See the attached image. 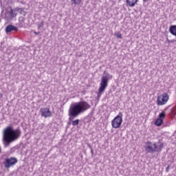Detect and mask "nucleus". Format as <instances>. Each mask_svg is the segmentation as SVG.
Segmentation results:
<instances>
[{
    "mask_svg": "<svg viewBox=\"0 0 176 176\" xmlns=\"http://www.w3.org/2000/svg\"><path fill=\"white\" fill-rule=\"evenodd\" d=\"M21 137V130L20 129H13L12 126L6 127L3 133V144L4 148H8L12 142L17 141V139Z\"/></svg>",
    "mask_w": 176,
    "mask_h": 176,
    "instance_id": "obj_1",
    "label": "nucleus"
},
{
    "mask_svg": "<svg viewBox=\"0 0 176 176\" xmlns=\"http://www.w3.org/2000/svg\"><path fill=\"white\" fill-rule=\"evenodd\" d=\"M79 120H75L74 121H72V126H78V124H79Z\"/></svg>",
    "mask_w": 176,
    "mask_h": 176,
    "instance_id": "obj_16",
    "label": "nucleus"
},
{
    "mask_svg": "<svg viewBox=\"0 0 176 176\" xmlns=\"http://www.w3.org/2000/svg\"><path fill=\"white\" fill-rule=\"evenodd\" d=\"M74 5H80L82 3V0H72Z\"/></svg>",
    "mask_w": 176,
    "mask_h": 176,
    "instance_id": "obj_15",
    "label": "nucleus"
},
{
    "mask_svg": "<svg viewBox=\"0 0 176 176\" xmlns=\"http://www.w3.org/2000/svg\"><path fill=\"white\" fill-rule=\"evenodd\" d=\"M162 148L163 144L157 145V144L152 142H146L144 146V149L146 153H155V152L159 153V152H162Z\"/></svg>",
    "mask_w": 176,
    "mask_h": 176,
    "instance_id": "obj_3",
    "label": "nucleus"
},
{
    "mask_svg": "<svg viewBox=\"0 0 176 176\" xmlns=\"http://www.w3.org/2000/svg\"><path fill=\"white\" fill-rule=\"evenodd\" d=\"M90 108H91V106L86 101H81L72 104L69 109V120L70 122L74 120L75 118H78L80 113H84Z\"/></svg>",
    "mask_w": 176,
    "mask_h": 176,
    "instance_id": "obj_2",
    "label": "nucleus"
},
{
    "mask_svg": "<svg viewBox=\"0 0 176 176\" xmlns=\"http://www.w3.org/2000/svg\"><path fill=\"white\" fill-rule=\"evenodd\" d=\"M171 113H172V115H174V116H175V115H176V107H173L172 109Z\"/></svg>",
    "mask_w": 176,
    "mask_h": 176,
    "instance_id": "obj_19",
    "label": "nucleus"
},
{
    "mask_svg": "<svg viewBox=\"0 0 176 176\" xmlns=\"http://www.w3.org/2000/svg\"><path fill=\"white\" fill-rule=\"evenodd\" d=\"M19 162L16 157L6 158L3 164L6 168H10L12 166H14Z\"/></svg>",
    "mask_w": 176,
    "mask_h": 176,
    "instance_id": "obj_8",
    "label": "nucleus"
},
{
    "mask_svg": "<svg viewBox=\"0 0 176 176\" xmlns=\"http://www.w3.org/2000/svg\"><path fill=\"white\" fill-rule=\"evenodd\" d=\"M138 2V0H126V3L131 8L135 6V3Z\"/></svg>",
    "mask_w": 176,
    "mask_h": 176,
    "instance_id": "obj_12",
    "label": "nucleus"
},
{
    "mask_svg": "<svg viewBox=\"0 0 176 176\" xmlns=\"http://www.w3.org/2000/svg\"><path fill=\"white\" fill-rule=\"evenodd\" d=\"M34 34H35V35H39V32H34Z\"/></svg>",
    "mask_w": 176,
    "mask_h": 176,
    "instance_id": "obj_21",
    "label": "nucleus"
},
{
    "mask_svg": "<svg viewBox=\"0 0 176 176\" xmlns=\"http://www.w3.org/2000/svg\"><path fill=\"white\" fill-rule=\"evenodd\" d=\"M169 170H170V166H167L166 168V173H168Z\"/></svg>",
    "mask_w": 176,
    "mask_h": 176,
    "instance_id": "obj_20",
    "label": "nucleus"
},
{
    "mask_svg": "<svg viewBox=\"0 0 176 176\" xmlns=\"http://www.w3.org/2000/svg\"><path fill=\"white\" fill-rule=\"evenodd\" d=\"M169 98L170 96H168L167 93H164L162 95L159 96L157 98V105H166V104H167L168 102Z\"/></svg>",
    "mask_w": 176,
    "mask_h": 176,
    "instance_id": "obj_7",
    "label": "nucleus"
},
{
    "mask_svg": "<svg viewBox=\"0 0 176 176\" xmlns=\"http://www.w3.org/2000/svg\"><path fill=\"white\" fill-rule=\"evenodd\" d=\"M166 118V113L164 111H162L161 113L159 114L158 118L162 119V120Z\"/></svg>",
    "mask_w": 176,
    "mask_h": 176,
    "instance_id": "obj_14",
    "label": "nucleus"
},
{
    "mask_svg": "<svg viewBox=\"0 0 176 176\" xmlns=\"http://www.w3.org/2000/svg\"><path fill=\"white\" fill-rule=\"evenodd\" d=\"M91 153H93V150L91 151Z\"/></svg>",
    "mask_w": 176,
    "mask_h": 176,
    "instance_id": "obj_23",
    "label": "nucleus"
},
{
    "mask_svg": "<svg viewBox=\"0 0 176 176\" xmlns=\"http://www.w3.org/2000/svg\"><path fill=\"white\" fill-rule=\"evenodd\" d=\"M169 32L171 34V35H173V36H176V25H170L169 28Z\"/></svg>",
    "mask_w": 176,
    "mask_h": 176,
    "instance_id": "obj_11",
    "label": "nucleus"
},
{
    "mask_svg": "<svg viewBox=\"0 0 176 176\" xmlns=\"http://www.w3.org/2000/svg\"><path fill=\"white\" fill-rule=\"evenodd\" d=\"M123 122V113L120 112L118 115L114 118L111 121V126L113 129H119L122 126Z\"/></svg>",
    "mask_w": 176,
    "mask_h": 176,
    "instance_id": "obj_6",
    "label": "nucleus"
},
{
    "mask_svg": "<svg viewBox=\"0 0 176 176\" xmlns=\"http://www.w3.org/2000/svg\"><path fill=\"white\" fill-rule=\"evenodd\" d=\"M144 1V2H146V1H148V0H143Z\"/></svg>",
    "mask_w": 176,
    "mask_h": 176,
    "instance_id": "obj_22",
    "label": "nucleus"
},
{
    "mask_svg": "<svg viewBox=\"0 0 176 176\" xmlns=\"http://www.w3.org/2000/svg\"><path fill=\"white\" fill-rule=\"evenodd\" d=\"M45 24V21H42L40 23L37 25L38 29L42 28Z\"/></svg>",
    "mask_w": 176,
    "mask_h": 176,
    "instance_id": "obj_17",
    "label": "nucleus"
},
{
    "mask_svg": "<svg viewBox=\"0 0 176 176\" xmlns=\"http://www.w3.org/2000/svg\"><path fill=\"white\" fill-rule=\"evenodd\" d=\"M1 147H0V153H1Z\"/></svg>",
    "mask_w": 176,
    "mask_h": 176,
    "instance_id": "obj_24",
    "label": "nucleus"
},
{
    "mask_svg": "<svg viewBox=\"0 0 176 176\" xmlns=\"http://www.w3.org/2000/svg\"><path fill=\"white\" fill-rule=\"evenodd\" d=\"M40 112L43 118H50V116H52V111H50V109L47 107L41 108L40 110Z\"/></svg>",
    "mask_w": 176,
    "mask_h": 176,
    "instance_id": "obj_9",
    "label": "nucleus"
},
{
    "mask_svg": "<svg viewBox=\"0 0 176 176\" xmlns=\"http://www.w3.org/2000/svg\"><path fill=\"white\" fill-rule=\"evenodd\" d=\"M20 10V8H15V9H12L10 8H7L4 16V19L6 21H10L14 17L17 16V12Z\"/></svg>",
    "mask_w": 176,
    "mask_h": 176,
    "instance_id": "obj_5",
    "label": "nucleus"
},
{
    "mask_svg": "<svg viewBox=\"0 0 176 176\" xmlns=\"http://www.w3.org/2000/svg\"><path fill=\"white\" fill-rule=\"evenodd\" d=\"M115 35L118 39H122V34L117 32Z\"/></svg>",
    "mask_w": 176,
    "mask_h": 176,
    "instance_id": "obj_18",
    "label": "nucleus"
},
{
    "mask_svg": "<svg viewBox=\"0 0 176 176\" xmlns=\"http://www.w3.org/2000/svg\"><path fill=\"white\" fill-rule=\"evenodd\" d=\"M110 79H112V76L109 74H107L106 76H103L101 78L98 92V97H100L104 91H105V89L107 87H108V82L110 80Z\"/></svg>",
    "mask_w": 176,
    "mask_h": 176,
    "instance_id": "obj_4",
    "label": "nucleus"
},
{
    "mask_svg": "<svg viewBox=\"0 0 176 176\" xmlns=\"http://www.w3.org/2000/svg\"><path fill=\"white\" fill-rule=\"evenodd\" d=\"M155 126H157L158 127L160 126L161 124H163V119L158 118L155 122Z\"/></svg>",
    "mask_w": 176,
    "mask_h": 176,
    "instance_id": "obj_13",
    "label": "nucleus"
},
{
    "mask_svg": "<svg viewBox=\"0 0 176 176\" xmlns=\"http://www.w3.org/2000/svg\"><path fill=\"white\" fill-rule=\"evenodd\" d=\"M12 31H15V32H17L19 31V28H17V27H16L13 25H8L6 28V34H9V32H12Z\"/></svg>",
    "mask_w": 176,
    "mask_h": 176,
    "instance_id": "obj_10",
    "label": "nucleus"
}]
</instances>
